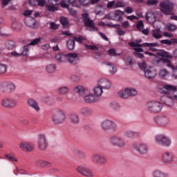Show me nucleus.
<instances>
[{
	"label": "nucleus",
	"mask_w": 177,
	"mask_h": 177,
	"mask_svg": "<svg viewBox=\"0 0 177 177\" xmlns=\"http://www.w3.org/2000/svg\"><path fill=\"white\" fill-rule=\"evenodd\" d=\"M24 23L27 27H30V28H38V25H37V22L35 21V19L31 17H26L24 19Z\"/></svg>",
	"instance_id": "nucleus-20"
},
{
	"label": "nucleus",
	"mask_w": 177,
	"mask_h": 177,
	"mask_svg": "<svg viewBox=\"0 0 177 177\" xmlns=\"http://www.w3.org/2000/svg\"><path fill=\"white\" fill-rule=\"evenodd\" d=\"M91 160L93 164L97 165H106L107 164V158L100 153H93L91 156Z\"/></svg>",
	"instance_id": "nucleus-12"
},
{
	"label": "nucleus",
	"mask_w": 177,
	"mask_h": 177,
	"mask_svg": "<svg viewBox=\"0 0 177 177\" xmlns=\"http://www.w3.org/2000/svg\"><path fill=\"white\" fill-rule=\"evenodd\" d=\"M101 128L103 131H111V132H117L118 131L117 123L111 120H103L101 123Z\"/></svg>",
	"instance_id": "nucleus-4"
},
{
	"label": "nucleus",
	"mask_w": 177,
	"mask_h": 177,
	"mask_svg": "<svg viewBox=\"0 0 177 177\" xmlns=\"http://www.w3.org/2000/svg\"><path fill=\"white\" fill-rule=\"evenodd\" d=\"M66 57H67V60L68 63L71 64H78V62H80V58L78 57V54L75 53H71L66 55Z\"/></svg>",
	"instance_id": "nucleus-19"
},
{
	"label": "nucleus",
	"mask_w": 177,
	"mask_h": 177,
	"mask_svg": "<svg viewBox=\"0 0 177 177\" xmlns=\"http://www.w3.org/2000/svg\"><path fill=\"white\" fill-rule=\"evenodd\" d=\"M50 28L52 30H57V28H59V25L56 24V23L55 22H51L50 24Z\"/></svg>",
	"instance_id": "nucleus-64"
},
{
	"label": "nucleus",
	"mask_w": 177,
	"mask_h": 177,
	"mask_svg": "<svg viewBox=\"0 0 177 177\" xmlns=\"http://www.w3.org/2000/svg\"><path fill=\"white\" fill-rule=\"evenodd\" d=\"M66 46L69 50H74L75 48V41L74 39H69L66 43Z\"/></svg>",
	"instance_id": "nucleus-40"
},
{
	"label": "nucleus",
	"mask_w": 177,
	"mask_h": 177,
	"mask_svg": "<svg viewBox=\"0 0 177 177\" xmlns=\"http://www.w3.org/2000/svg\"><path fill=\"white\" fill-rule=\"evenodd\" d=\"M124 12L117 10L109 12L108 17L111 20H115V21H118L119 23H121V21H122L123 20L122 16H124Z\"/></svg>",
	"instance_id": "nucleus-16"
},
{
	"label": "nucleus",
	"mask_w": 177,
	"mask_h": 177,
	"mask_svg": "<svg viewBox=\"0 0 177 177\" xmlns=\"http://www.w3.org/2000/svg\"><path fill=\"white\" fill-rule=\"evenodd\" d=\"M7 69L8 66H6V64H0V74H5Z\"/></svg>",
	"instance_id": "nucleus-56"
},
{
	"label": "nucleus",
	"mask_w": 177,
	"mask_h": 177,
	"mask_svg": "<svg viewBox=\"0 0 177 177\" xmlns=\"http://www.w3.org/2000/svg\"><path fill=\"white\" fill-rule=\"evenodd\" d=\"M96 15H102L103 13V6L98 5L95 7Z\"/></svg>",
	"instance_id": "nucleus-51"
},
{
	"label": "nucleus",
	"mask_w": 177,
	"mask_h": 177,
	"mask_svg": "<svg viewBox=\"0 0 177 177\" xmlns=\"http://www.w3.org/2000/svg\"><path fill=\"white\" fill-rule=\"evenodd\" d=\"M133 149L141 156H146L149 153V145L145 143H136Z\"/></svg>",
	"instance_id": "nucleus-15"
},
{
	"label": "nucleus",
	"mask_w": 177,
	"mask_h": 177,
	"mask_svg": "<svg viewBox=\"0 0 177 177\" xmlns=\"http://www.w3.org/2000/svg\"><path fill=\"white\" fill-rule=\"evenodd\" d=\"M146 109L151 114H158L162 110V104L158 101H149L146 104Z\"/></svg>",
	"instance_id": "nucleus-2"
},
{
	"label": "nucleus",
	"mask_w": 177,
	"mask_h": 177,
	"mask_svg": "<svg viewBox=\"0 0 177 177\" xmlns=\"http://www.w3.org/2000/svg\"><path fill=\"white\" fill-rule=\"evenodd\" d=\"M69 120L71 124L73 125H77L80 124V115L77 113H72L69 115Z\"/></svg>",
	"instance_id": "nucleus-28"
},
{
	"label": "nucleus",
	"mask_w": 177,
	"mask_h": 177,
	"mask_svg": "<svg viewBox=\"0 0 177 177\" xmlns=\"http://www.w3.org/2000/svg\"><path fill=\"white\" fill-rule=\"evenodd\" d=\"M60 23L63 26V27H68V21L66 17H62L60 18Z\"/></svg>",
	"instance_id": "nucleus-50"
},
{
	"label": "nucleus",
	"mask_w": 177,
	"mask_h": 177,
	"mask_svg": "<svg viewBox=\"0 0 177 177\" xmlns=\"http://www.w3.org/2000/svg\"><path fill=\"white\" fill-rule=\"evenodd\" d=\"M160 8L164 15H171L174 10V3L169 0H165L160 3Z\"/></svg>",
	"instance_id": "nucleus-8"
},
{
	"label": "nucleus",
	"mask_w": 177,
	"mask_h": 177,
	"mask_svg": "<svg viewBox=\"0 0 177 177\" xmlns=\"http://www.w3.org/2000/svg\"><path fill=\"white\" fill-rule=\"evenodd\" d=\"M158 63H167L166 66L167 67H169V68H171L172 70V77L175 79L177 80V66H175L172 65L171 62H169L168 59H165L164 58H160L157 60Z\"/></svg>",
	"instance_id": "nucleus-17"
},
{
	"label": "nucleus",
	"mask_w": 177,
	"mask_h": 177,
	"mask_svg": "<svg viewBox=\"0 0 177 177\" xmlns=\"http://www.w3.org/2000/svg\"><path fill=\"white\" fill-rule=\"evenodd\" d=\"M93 92H94V96L95 97H97L99 100L100 96H102V94L103 93V88L99 85H97V86L94 88Z\"/></svg>",
	"instance_id": "nucleus-36"
},
{
	"label": "nucleus",
	"mask_w": 177,
	"mask_h": 177,
	"mask_svg": "<svg viewBox=\"0 0 177 177\" xmlns=\"http://www.w3.org/2000/svg\"><path fill=\"white\" fill-rule=\"evenodd\" d=\"M37 165H40V167H48L49 166V162L45 161V160H37Z\"/></svg>",
	"instance_id": "nucleus-53"
},
{
	"label": "nucleus",
	"mask_w": 177,
	"mask_h": 177,
	"mask_svg": "<svg viewBox=\"0 0 177 177\" xmlns=\"http://www.w3.org/2000/svg\"><path fill=\"white\" fill-rule=\"evenodd\" d=\"M145 19L149 23H155L156 19H157L156 12H154V11L148 10L145 15Z\"/></svg>",
	"instance_id": "nucleus-24"
},
{
	"label": "nucleus",
	"mask_w": 177,
	"mask_h": 177,
	"mask_svg": "<svg viewBox=\"0 0 177 177\" xmlns=\"http://www.w3.org/2000/svg\"><path fill=\"white\" fill-rule=\"evenodd\" d=\"M127 93L129 94V97L131 96H136V95H138V91L135 88H127Z\"/></svg>",
	"instance_id": "nucleus-46"
},
{
	"label": "nucleus",
	"mask_w": 177,
	"mask_h": 177,
	"mask_svg": "<svg viewBox=\"0 0 177 177\" xmlns=\"http://www.w3.org/2000/svg\"><path fill=\"white\" fill-rule=\"evenodd\" d=\"M102 64H105V66H108L109 67V73L112 75H114V74L117 73V68L115 67V65H114L113 63L106 61L102 62Z\"/></svg>",
	"instance_id": "nucleus-30"
},
{
	"label": "nucleus",
	"mask_w": 177,
	"mask_h": 177,
	"mask_svg": "<svg viewBox=\"0 0 177 177\" xmlns=\"http://www.w3.org/2000/svg\"><path fill=\"white\" fill-rule=\"evenodd\" d=\"M145 75L148 80H153L156 78V75H157V71L151 68H147L145 70Z\"/></svg>",
	"instance_id": "nucleus-22"
},
{
	"label": "nucleus",
	"mask_w": 177,
	"mask_h": 177,
	"mask_svg": "<svg viewBox=\"0 0 177 177\" xmlns=\"http://www.w3.org/2000/svg\"><path fill=\"white\" fill-rule=\"evenodd\" d=\"M84 46L86 49H89L90 50H99V47L94 45L84 44Z\"/></svg>",
	"instance_id": "nucleus-55"
},
{
	"label": "nucleus",
	"mask_w": 177,
	"mask_h": 177,
	"mask_svg": "<svg viewBox=\"0 0 177 177\" xmlns=\"http://www.w3.org/2000/svg\"><path fill=\"white\" fill-rule=\"evenodd\" d=\"M29 2L32 6H37V5H39V6H45L46 4V1L45 0H30Z\"/></svg>",
	"instance_id": "nucleus-35"
},
{
	"label": "nucleus",
	"mask_w": 177,
	"mask_h": 177,
	"mask_svg": "<svg viewBox=\"0 0 177 177\" xmlns=\"http://www.w3.org/2000/svg\"><path fill=\"white\" fill-rule=\"evenodd\" d=\"M6 48L8 49V50H13L16 48V42L13 40H8L6 42Z\"/></svg>",
	"instance_id": "nucleus-39"
},
{
	"label": "nucleus",
	"mask_w": 177,
	"mask_h": 177,
	"mask_svg": "<svg viewBox=\"0 0 177 177\" xmlns=\"http://www.w3.org/2000/svg\"><path fill=\"white\" fill-rule=\"evenodd\" d=\"M41 42V37H38L36 39H34L28 44V45H30L32 46H35V45H38Z\"/></svg>",
	"instance_id": "nucleus-49"
},
{
	"label": "nucleus",
	"mask_w": 177,
	"mask_h": 177,
	"mask_svg": "<svg viewBox=\"0 0 177 177\" xmlns=\"http://www.w3.org/2000/svg\"><path fill=\"white\" fill-rule=\"evenodd\" d=\"M124 136L133 139V138H140V136H142V133H140V131L127 130L124 132Z\"/></svg>",
	"instance_id": "nucleus-25"
},
{
	"label": "nucleus",
	"mask_w": 177,
	"mask_h": 177,
	"mask_svg": "<svg viewBox=\"0 0 177 177\" xmlns=\"http://www.w3.org/2000/svg\"><path fill=\"white\" fill-rule=\"evenodd\" d=\"M16 91V84L12 82H1L0 92L4 95H10Z\"/></svg>",
	"instance_id": "nucleus-3"
},
{
	"label": "nucleus",
	"mask_w": 177,
	"mask_h": 177,
	"mask_svg": "<svg viewBox=\"0 0 177 177\" xmlns=\"http://www.w3.org/2000/svg\"><path fill=\"white\" fill-rule=\"evenodd\" d=\"M5 157L7 158V160H8V161H11L12 162H13V161H15V162H17V158H16L15 156L6 154Z\"/></svg>",
	"instance_id": "nucleus-58"
},
{
	"label": "nucleus",
	"mask_w": 177,
	"mask_h": 177,
	"mask_svg": "<svg viewBox=\"0 0 177 177\" xmlns=\"http://www.w3.org/2000/svg\"><path fill=\"white\" fill-rule=\"evenodd\" d=\"M74 92H75V93H78L80 96H85L88 91L82 86H77L74 88Z\"/></svg>",
	"instance_id": "nucleus-31"
},
{
	"label": "nucleus",
	"mask_w": 177,
	"mask_h": 177,
	"mask_svg": "<svg viewBox=\"0 0 177 177\" xmlns=\"http://www.w3.org/2000/svg\"><path fill=\"white\" fill-rule=\"evenodd\" d=\"M46 71L47 73H50L52 74V73H55L56 71V65L55 64H49L46 66Z\"/></svg>",
	"instance_id": "nucleus-42"
},
{
	"label": "nucleus",
	"mask_w": 177,
	"mask_h": 177,
	"mask_svg": "<svg viewBox=\"0 0 177 177\" xmlns=\"http://www.w3.org/2000/svg\"><path fill=\"white\" fill-rule=\"evenodd\" d=\"M98 86L102 89H110L111 88V82L107 79H100L97 82Z\"/></svg>",
	"instance_id": "nucleus-21"
},
{
	"label": "nucleus",
	"mask_w": 177,
	"mask_h": 177,
	"mask_svg": "<svg viewBox=\"0 0 177 177\" xmlns=\"http://www.w3.org/2000/svg\"><path fill=\"white\" fill-rule=\"evenodd\" d=\"M1 105L6 109H15L17 106V100L15 98L4 97L1 101Z\"/></svg>",
	"instance_id": "nucleus-10"
},
{
	"label": "nucleus",
	"mask_w": 177,
	"mask_h": 177,
	"mask_svg": "<svg viewBox=\"0 0 177 177\" xmlns=\"http://www.w3.org/2000/svg\"><path fill=\"white\" fill-rule=\"evenodd\" d=\"M19 149L24 151H32L34 150V145L30 142H21L19 144Z\"/></svg>",
	"instance_id": "nucleus-23"
},
{
	"label": "nucleus",
	"mask_w": 177,
	"mask_h": 177,
	"mask_svg": "<svg viewBox=\"0 0 177 177\" xmlns=\"http://www.w3.org/2000/svg\"><path fill=\"white\" fill-rule=\"evenodd\" d=\"M37 146L40 151H45L49 146L48 140L46 139V136L45 134H39L37 138Z\"/></svg>",
	"instance_id": "nucleus-11"
},
{
	"label": "nucleus",
	"mask_w": 177,
	"mask_h": 177,
	"mask_svg": "<svg viewBox=\"0 0 177 177\" xmlns=\"http://www.w3.org/2000/svg\"><path fill=\"white\" fill-rule=\"evenodd\" d=\"M158 91L163 95H169L168 96L164 95L160 97V100L163 104L166 106H173L174 100H177V90L176 86L166 84L165 85H159L158 86Z\"/></svg>",
	"instance_id": "nucleus-1"
},
{
	"label": "nucleus",
	"mask_w": 177,
	"mask_h": 177,
	"mask_svg": "<svg viewBox=\"0 0 177 177\" xmlns=\"http://www.w3.org/2000/svg\"><path fill=\"white\" fill-rule=\"evenodd\" d=\"M68 87L64 86L58 88L57 91L59 95H66V93H68Z\"/></svg>",
	"instance_id": "nucleus-44"
},
{
	"label": "nucleus",
	"mask_w": 177,
	"mask_h": 177,
	"mask_svg": "<svg viewBox=\"0 0 177 177\" xmlns=\"http://www.w3.org/2000/svg\"><path fill=\"white\" fill-rule=\"evenodd\" d=\"M159 56L162 57H168L169 59H172V55H169V53L167 51L162 50L158 53Z\"/></svg>",
	"instance_id": "nucleus-45"
},
{
	"label": "nucleus",
	"mask_w": 177,
	"mask_h": 177,
	"mask_svg": "<svg viewBox=\"0 0 177 177\" xmlns=\"http://www.w3.org/2000/svg\"><path fill=\"white\" fill-rule=\"evenodd\" d=\"M169 74L168 71H167V69H161L159 71V77L160 78H165V77H167V75Z\"/></svg>",
	"instance_id": "nucleus-48"
},
{
	"label": "nucleus",
	"mask_w": 177,
	"mask_h": 177,
	"mask_svg": "<svg viewBox=\"0 0 177 177\" xmlns=\"http://www.w3.org/2000/svg\"><path fill=\"white\" fill-rule=\"evenodd\" d=\"M108 53L110 56H117L118 55L117 54V53H115V48H111L110 50H109Z\"/></svg>",
	"instance_id": "nucleus-61"
},
{
	"label": "nucleus",
	"mask_w": 177,
	"mask_h": 177,
	"mask_svg": "<svg viewBox=\"0 0 177 177\" xmlns=\"http://www.w3.org/2000/svg\"><path fill=\"white\" fill-rule=\"evenodd\" d=\"M167 28L168 31H175V30H176L177 28V26L175 24L169 23V24H167Z\"/></svg>",
	"instance_id": "nucleus-52"
},
{
	"label": "nucleus",
	"mask_w": 177,
	"mask_h": 177,
	"mask_svg": "<svg viewBox=\"0 0 177 177\" xmlns=\"http://www.w3.org/2000/svg\"><path fill=\"white\" fill-rule=\"evenodd\" d=\"M28 51H29L28 46V45H26V46H24L21 48V55H22V56H28Z\"/></svg>",
	"instance_id": "nucleus-47"
},
{
	"label": "nucleus",
	"mask_w": 177,
	"mask_h": 177,
	"mask_svg": "<svg viewBox=\"0 0 177 177\" xmlns=\"http://www.w3.org/2000/svg\"><path fill=\"white\" fill-rule=\"evenodd\" d=\"M75 2H77V0H63L60 2V5L62 8L68 9V3L72 5V6H74L75 5Z\"/></svg>",
	"instance_id": "nucleus-32"
},
{
	"label": "nucleus",
	"mask_w": 177,
	"mask_h": 177,
	"mask_svg": "<svg viewBox=\"0 0 177 177\" xmlns=\"http://www.w3.org/2000/svg\"><path fill=\"white\" fill-rule=\"evenodd\" d=\"M82 17L84 24V26L86 27L88 31H97V27L95 25V22L89 18L88 13L82 14Z\"/></svg>",
	"instance_id": "nucleus-6"
},
{
	"label": "nucleus",
	"mask_w": 177,
	"mask_h": 177,
	"mask_svg": "<svg viewBox=\"0 0 177 177\" xmlns=\"http://www.w3.org/2000/svg\"><path fill=\"white\" fill-rule=\"evenodd\" d=\"M129 26L130 24L129 21H125L121 24V27L122 28H129Z\"/></svg>",
	"instance_id": "nucleus-62"
},
{
	"label": "nucleus",
	"mask_w": 177,
	"mask_h": 177,
	"mask_svg": "<svg viewBox=\"0 0 177 177\" xmlns=\"http://www.w3.org/2000/svg\"><path fill=\"white\" fill-rule=\"evenodd\" d=\"M153 121L157 125L160 127H167L171 124V120L168 117L164 115H157L154 118Z\"/></svg>",
	"instance_id": "nucleus-13"
},
{
	"label": "nucleus",
	"mask_w": 177,
	"mask_h": 177,
	"mask_svg": "<svg viewBox=\"0 0 177 177\" xmlns=\"http://www.w3.org/2000/svg\"><path fill=\"white\" fill-rule=\"evenodd\" d=\"M119 96L122 99H128V97H129V95L128 94L127 88H125L124 91H120Z\"/></svg>",
	"instance_id": "nucleus-43"
},
{
	"label": "nucleus",
	"mask_w": 177,
	"mask_h": 177,
	"mask_svg": "<svg viewBox=\"0 0 177 177\" xmlns=\"http://www.w3.org/2000/svg\"><path fill=\"white\" fill-rule=\"evenodd\" d=\"M142 45L143 46H147V48H149V50H151L152 52L157 51V49L156 48L160 46L158 43H143Z\"/></svg>",
	"instance_id": "nucleus-34"
},
{
	"label": "nucleus",
	"mask_w": 177,
	"mask_h": 177,
	"mask_svg": "<svg viewBox=\"0 0 177 177\" xmlns=\"http://www.w3.org/2000/svg\"><path fill=\"white\" fill-rule=\"evenodd\" d=\"M143 27H145V25L143 24V21H139L136 24V28L138 30H140V31H142L143 30Z\"/></svg>",
	"instance_id": "nucleus-57"
},
{
	"label": "nucleus",
	"mask_w": 177,
	"mask_h": 177,
	"mask_svg": "<svg viewBox=\"0 0 177 177\" xmlns=\"http://www.w3.org/2000/svg\"><path fill=\"white\" fill-rule=\"evenodd\" d=\"M74 154H75L78 158H80V160H85V158H86V153L80 149H75Z\"/></svg>",
	"instance_id": "nucleus-37"
},
{
	"label": "nucleus",
	"mask_w": 177,
	"mask_h": 177,
	"mask_svg": "<svg viewBox=\"0 0 177 177\" xmlns=\"http://www.w3.org/2000/svg\"><path fill=\"white\" fill-rule=\"evenodd\" d=\"M138 66L140 68V70H142L145 73V70H147V68H146L147 66V65L146 64L145 62H141L138 64Z\"/></svg>",
	"instance_id": "nucleus-60"
},
{
	"label": "nucleus",
	"mask_w": 177,
	"mask_h": 177,
	"mask_svg": "<svg viewBox=\"0 0 177 177\" xmlns=\"http://www.w3.org/2000/svg\"><path fill=\"white\" fill-rule=\"evenodd\" d=\"M46 8L49 12H55L57 10V8L52 4L46 6Z\"/></svg>",
	"instance_id": "nucleus-54"
},
{
	"label": "nucleus",
	"mask_w": 177,
	"mask_h": 177,
	"mask_svg": "<svg viewBox=\"0 0 177 177\" xmlns=\"http://www.w3.org/2000/svg\"><path fill=\"white\" fill-rule=\"evenodd\" d=\"M153 31L152 37L155 38L156 39H160V38H162V35H161V30L160 28L156 29Z\"/></svg>",
	"instance_id": "nucleus-41"
},
{
	"label": "nucleus",
	"mask_w": 177,
	"mask_h": 177,
	"mask_svg": "<svg viewBox=\"0 0 177 177\" xmlns=\"http://www.w3.org/2000/svg\"><path fill=\"white\" fill-rule=\"evenodd\" d=\"M52 120L55 125H60L66 120V113L64 111L58 110L52 116Z\"/></svg>",
	"instance_id": "nucleus-7"
},
{
	"label": "nucleus",
	"mask_w": 177,
	"mask_h": 177,
	"mask_svg": "<svg viewBox=\"0 0 177 177\" xmlns=\"http://www.w3.org/2000/svg\"><path fill=\"white\" fill-rule=\"evenodd\" d=\"M73 41H76L77 42H79L80 44H82V41H85V37L82 36L80 37H73Z\"/></svg>",
	"instance_id": "nucleus-59"
},
{
	"label": "nucleus",
	"mask_w": 177,
	"mask_h": 177,
	"mask_svg": "<svg viewBox=\"0 0 177 177\" xmlns=\"http://www.w3.org/2000/svg\"><path fill=\"white\" fill-rule=\"evenodd\" d=\"M80 114L84 117H91L93 115V111L91 108L82 107L80 110Z\"/></svg>",
	"instance_id": "nucleus-27"
},
{
	"label": "nucleus",
	"mask_w": 177,
	"mask_h": 177,
	"mask_svg": "<svg viewBox=\"0 0 177 177\" xmlns=\"http://www.w3.org/2000/svg\"><path fill=\"white\" fill-rule=\"evenodd\" d=\"M27 103L29 107H31V109H33V110H35V111H39V110H41V108H39L38 102H37L35 100L32 98H29L27 100Z\"/></svg>",
	"instance_id": "nucleus-26"
},
{
	"label": "nucleus",
	"mask_w": 177,
	"mask_h": 177,
	"mask_svg": "<svg viewBox=\"0 0 177 177\" xmlns=\"http://www.w3.org/2000/svg\"><path fill=\"white\" fill-rule=\"evenodd\" d=\"M175 160V155L172 151H165L162 154V160L165 164H172Z\"/></svg>",
	"instance_id": "nucleus-18"
},
{
	"label": "nucleus",
	"mask_w": 177,
	"mask_h": 177,
	"mask_svg": "<svg viewBox=\"0 0 177 177\" xmlns=\"http://www.w3.org/2000/svg\"><path fill=\"white\" fill-rule=\"evenodd\" d=\"M109 142L112 146L115 147H119V149H122L127 146V142L124 138L120 136H112L109 138Z\"/></svg>",
	"instance_id": "nucleus-5"
},
{
	"label": "nucleus",
	"mask_w": 177,
	"mask_h": 177,
	"mask_svg": "<svg viewBox=\"0 0 177 177\" xmlns=\"http://www.w3.org/2000/svg\"><path fill=\"white\" fill-rule=\"evenodd\" d=\"M152 177H169V176H168V174L160 170H155L152 172Z\"/></svg>",
	"instance_id": "nucleus-38"
},
{
	"label": "nucleus",
	"mask_w": 177,
	"mask_h": 177,
	"mask_svg": "<svg viewBox=\"0 0 177 177\" xmlns=\"http://www.w3.org/2000/svg\"><path fill=\"white\" fill-rule=\"evenodd\" d=\"M147 5L154 6L158 3V0H147Z\"/></svg>",
	"instance_id": "nucleus-63"
},
{
	"label": "nucleus",
	"mask_w": 177,
	"mask_h": 177,
	"mask_svg": "<svg viewBox=\"0 0 177 177\" xmlns=\"http://www.w3.org/2000/svg\"><path fill=\"white\" fill-rule=\"evenodd\" d=\"M11 27L15 32H19L21 28H23V25L21 23H20L18 21H15L14 22L12 23Z\"/></svg>",
	"instance_id": "nucleus-33"
},
{
	"label": "nucleus",
	"mask_w": 177,
	"mask_h": 177,
	"mask_svg": "<svg viewBox=\"0 0 177 177\" xmlns=\"http://www.w3.org/2000/svg\"><path fill=\"white\" fill-rule=\"evenodd\" d=\"M76 171H77V172L80 174V175H82L83 176H86V177L95 176V174L91 169H89L82 165H78L76 168Z\"/></svg>",
	"instance_id": "nucleus-14"
},
{
	"label": "nucleus",
	"mask_w": 177,
	"mask_h": 177,
	"mask_svg": "<svg viewBox=\"0 0 177 177\" xmlns=\"http://www.w3.org/2000/svg\"><path fill=\"white\" fill-rule=\"evenodd\" d=\"M155 142L159 146H163L164 147H169L171 143L169 138L161 134L155 137Z\"/></svg>",
	"instance_id": "nucleus-9"
},
{
	"label": "nucleus",
	"mask_w": 177,
	"mask_h": 177,
	"mask_svg": "<svg viewBox=\"0 0 177 177\" xmlns=\"http://www.w3.org/2000/svg\"><path fill=\"white\" fill-rule=\"evenodd\" d=\"M84 97V102H86V103H95L96 102H99V98L93 95V94L85 95Z\"/></svg>",
	"instance_id": "nucleus-29"
}]
</instances>
